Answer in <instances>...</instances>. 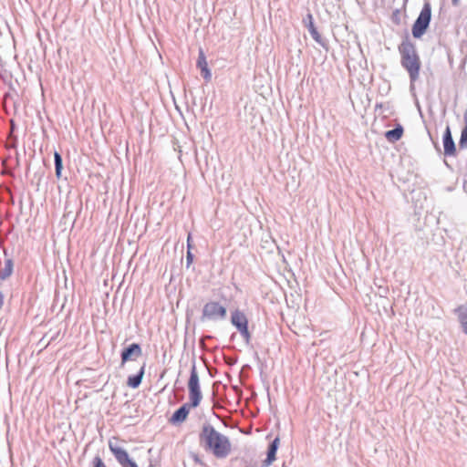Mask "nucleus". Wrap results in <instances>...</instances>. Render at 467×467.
I'll return each mask as SVG.
<instances>
[{"instance_id": "nucleus-12", "label": "nucleus", "mask_w": 467, "mask_h": 467, "mask_svg": "<svg viewBox=\"0 0 467 467\" xmlns=\"http://www.w3.org/2000/svg\"><path fill=\"white\" fill-rule=\"evenodd\" d=\"M13 271V261L9 257L0 258V280H4L11 275Z\"/></svg>"}, {"instance_id": "nucleus-4", "label": "nucleus", "mask_w": 467, "mask_h": 467, "mask_svg": "<svg viewBox=\"0 0 467 467\" xmlns=\"http://www.w3.org/2000/svg\"><path fill=\"white\" fill-rule=\"evenodd\" d=\"M431 20V8L429 3L424 4L420 15L412 26V36L420 38L427 31Z\"/></svg>"}, {"instance_id": "nucleus-5", "label": "nucleus", "mask_w": 467, "mask_h": 467, "mask_svg": "<svg viewBox=\"0 0 467 467\" xmlns=\"http://www.w3.org/2000/svg\"><path fill=\"white\" fill-rule=\"evenodd\" d=\"M231 323L236 327L246 344L251 341V333L248 329V319L240 310L236 309L232 313Z\"/></svg>"}, {"instance_id": "nucleus-16", "label": "nucleus", "mask_w": 467, "mask_h": 467, "mask_svg": "<svg viewBox=\"0 0 467 467\" xmlns=\"http://www.w3.org/2000/svg\"><path fill=\"white\" fill-rule=\"evenodd\" d=\"M458 312L462 330L467 334V306L459 307Z\"/></svg>"}, {"instance_id": "nucleus-7", "label": "nucleus", "mask_w": 467, "mask_h": 467, "mask_svg": "<svg viewBox=\"0 0 467 467\" xmlns=\"http://www.w3.org/2000/svg\"><path fill=\"white\" fill-rule=\"evenodd\" d=\"M226 308L218 302H208L202 308V319L218 320L226 317Z\"/></svg>"}, {"instance_id": "nucleus-11", "label": "nucleus", "mask_w": 467, "mask_h": 467, "mask_svg": "<svg viewBox=\"0 0 467 467\" xmlns=\"http://www.w3.org/2000/svg\"><path fill=\"white\" fill-rule=\"evenodd\" d=\"M197 67L201 69L202 76L205 80H210L212 78V74L210 69L208 68L206 57L204 56L203 51L201 49L199 52V57L197 59Z\"/></svg>"}, {"instance_id": "nucleus-19", "label": "nucleus", "mask_w": 467, "mask_h": 467, "mask_svg": "<svg viewBox=\"0 0 467 467\" xmlns=\"http://www.w3.org/2000/svg\"><path fill=\"white\" fill-rule=\"evenodd\" d=\"M189 241H190V235L188 236V242ZM190 247H191V245L188 243V252H187V255H186L187 267H189V265L192 263V260H193V255L190 251Z\"/></svg>"}, {"instance_id": "nucleus-10", "label": "nucleus", "mask_w": 467, "mask_h": 467, "mask_svg": "<svg viewBox=\"0 0 467 467\" xmlns=\"http://www.w3.org/2000/svg\"><path fill=\"white\" fill-rule=\"evenodd\" d=\"M442 142L444 148V154L447 156L454 155L456 148L449 127H447L444 131Z\"/></svg>"}, {"instance_id": "nucleus-9", "label": "nucleus", "mask_w": 467, "mask_h": 467, "mask_svg": "<svg viewBox=\"0 0 467 467\" xmlns=\"http://www.w3.org/2000/svg\"><path fill=\"white\" fill-rule=\"evenodd\" d=\"M302 22L304 26L308 29V32L313 37V39L318 44L323 45L322 37L314 25V18L312 14L307 13V15L303 18Z\"/></svg>"}, {"instance_id": "nucleus-14", "label": "nucleus", "mask_w": 467, "mask_h": 467, "mask_svg": "<svg viewBox=\"0 0 467 467\" xmlns=\"http://www.w3.org/2000/svg\"><path fill=\"white\" fill-rule=\"evenodd\" d=\"M145 367L146 365L143 364L137 374L131 375L128 378L127 384L129 387L136 389L140 385L145 373Z\"/></svg>"}, {"instance_id": "nucleus-20", "label": "nucleus", "mask_w": 467, "mask_h": 467, "mask_svg": "<svg viewBox=\"0 0 467 467\" xmlns=\"http://www.w3.org/2000/svg\"><path fill=\"white\" fill-rule=\"evenodd\" d=\"M93 467H107L100 457L97 456L93 460Z\"/></svg>"}, {"instance_id": "nucleus-15", "label": "nucleus", "mask_w": 467, "mask_h": 467, "mask_svg": "<svg viewBox=\"0 0 467 467\" xmlns=\"http://www.w3.org/2000/svg\"><path fill=\"white\" fill-rule=\"evenodd\" d=\"M402 134L403 128L398 124L394 129L386 131L385 138L390 142H395L401 138Z\"/></svg>"}, {"instance_id": "nucleus-17", "label": "nucleus", "mask_w": 467, "mask_h": 467, "mask_svg": "<svg viewBox=\"0 0 467 467\" xmlns=\"http://www.w3.org/2000/svg\"><path fill=\"white\" fill-rule=\"evenodd\" d=\"M54 161H55V171L57 178L61 176L62 169H63V161L62 157L58 152H55L54 154Z\"/></svg>"}, {"instance_id": "nucleus-8", "label": "nucleus", "mask_w": 467, "mask_h": 467, "mask_svg": "<svg viewBox=\"0 0 467 467\" xmlns=\"http://www.w3.org/2000/svg\"><path fill=\"white\" fill-rule=\"evenodd\" d=\"M142 350L140 345L138 343H132L125 348L121 352V364H125L127 361L135 359L141 356Z\"/></svg>"}, {"instance_id": "nucleus-13", "label": "nucleus", "mask_w": 467, "mask_h": 467, "mask_svg": "<svg viewBox=\"0 0 467 467\" xmlns=\"http://www.w3.org/2000/svg\"><path fill=\"white\" fill-rule=\"evenodd\" d=\"M279 446V438L274 439L268 446L266 459L264 461L265 466H269L275 460V454Z\"/></svg>"}, {"instance_id": "nucleus-6", "label": "nucleus", "mask_w": 467, "mask_h": 467, "mask_svg": "<svg viewBox=\"0 0 467 467\" xmlns=\"http://www.w3.org/2000/svg\"><path fill=\"white\" fill-rule=\"evenodd\" d=\"M109 448L121 467H138L136 462L130 458L127 451L118 445L117 441L109 440Z\"/></svg>"}, {"instance_id": "nucleus-1", "label": "nucleus", "mask_w": 467, "mask_h": 467, "mask_svg": "<svg viewBox=\"0 0 467 467\" xmlns=\"http://www.w3.org/2000/svg\"><path fill=\"white\" fill-rule=\"evenodd\" d=\"M199 440L204 450L211 451L217 459L226 458L232 451L229 438L217 431L210 423L202 425Z\"/></svg>"}, {"instance_id": "nucleus-21", "label": "nucleus", "mask_w": 467, "mask_h": 467, "mask_svg": "<svg viewBox=\"0 0 467 467\" xmlns=\"http://www.w3.org/2000/svg\"><path fill=\"white\" fill-rule=\"evenodd\" d=\"M463 119H464V123H465L464 128H467V109L464 111Z\"/></svg>"}, {"instance_id": "nucleus-3", "label": "nucleus", "mask_w": 467, "mask_h": 467, "mask_svg": "<svg viewBox=\"0 0 467 467\" xmlns=\"http://www.w3.org/2000/svg\"><path fill=\"white\" fill-rule=\"evenodd\" d=\"M401 66L408 71L411 85L419 78L420 59L415 45L408 38L399 46Z\"/></svg>"}, {"instance_id": "nucleus-2", "label": "nucleus", "mask_w": 467, "mask_h": 467, "mask_svg": "<svg viewBox=\"0 0 467 467\" xmlns=\"http://www.w3.org/2000/svg\"><path fill=\"white\" fill-rule=\"evenodd\" d=\"M188 390L190 402L182 404L173 412L170 420L172 424L183 422L187 419L190 409L198 407L202 399L195 361H193L192 365L190 378L188 380Z\"/></svg>"}, {"instance_id": "nucleus-22", "label": "nucleus", "mask_w": 467, "mask_h": 467, "mask_svg": "<svg viewBox=\"0 0 467 467\" xmlns=\"http://www.w3.org/2000/svg\"><path fill=\"white\" fill-rule=\"evenodd\" d=\"M459 2L460 0H451L452 5L455 6L459 5Z\"/></svg>"}, {"instance_id": "nucleus-18", "label": "nucleus", "mask_w": 467, "mask_h": 467, "mask_svg": "<svg viewBox=\"0 0 467 467\" xmlns=\"http://www.w3.org/2000/svg\"><path fill=\"white\" fill-rule=\"evenodd\" d=\"M459 146L462 149L467 148V128H463L462 130Z\"/></svg>"}]
</instances>
